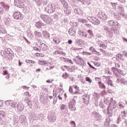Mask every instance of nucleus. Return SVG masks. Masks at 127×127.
Masks as SVG:
<instances>
[{
  "mask_svg": "<svg viewBox=\"0 0 127 127\" xmlns=\"http://www.w3.org/2000/svg\"><path fill=\"white\" fill-rule=\"evenodd\" d=\"M106 34L107 35L109 36L111 38L113 37V31L112 30V29L110 31H108L106 32Z\"/></svg>",
  "mask_w": 127,
  "mask_h": 127,
  "instance_id": "34",
  "label": "nucleus"
},
{
  "mask_svg": "<svg viewBox=\"0 0 127 127\" xmlns=\"http://www.w3.org/2000/svg\"><path fill=\"white\" fill-rule=\"evenodd\" d=\"M87 32L88 34L90 35L89 38H93V37H94V34L93 33V31L91 30H88L87 31Z\"/></svg>",
  "mask_w": 127,
  "mask_h": 127,
  "instance_id": "33",
  "label": "nucleus"
},
{
  "mask_svg": "<svg viewBox=\"0 0 127 127\" xmlns=\"http://www.w3.org/2000/svg\"><path fill=\"white\" fill-rule=\"evenodd\" d=\"M0 116H1L2 118H4L5 117V112L3 111H0Z\"/></svg>",
  "mask_w": 127,
  "mask_h": 127,
  "instance_id": "49",
  "label": "nucleus"
},
{
  "mask_svg": "<svg viewBox=\"0 0 127 127\" xmlns=\"http://www.w3.org/2000/svg\"><path fill=\"white\" fill-rule=\"evenodd\" d=\"M43 35L44 38H46L47 39H49V38H50V34H49L45 31H43Z\"/></svg>",
  "mask_w": 127,
  "mask_h": 127,
  "instance_id": "25",
  "label": "nucleus"
},
{
  "mask_svg": "<svg viewBox=\"0 0 127 127\" xmlns=\"http://www.w3.org/2000/svg\"><path fill=\"white\" fill-rule=\"evenodd\" d=\"M94 64L95 66H96V67H100V66L101 65V64H100V63L96 62H95L94 63Z\"/></svg>",
  "mask_w": 127,
  "mask_h": 127,
  "instance_id": "54",
  "label": "nucleus"
},
{
  "mask_svg": "<svg viewBox=\"0 0 127 127\" xmlns=\"http://www.w3.org/2000/svg\"><path fill=\"white\" fill-rule=\"evenodd\" d=\"M20 8H23L22 10L23 11H24L25 12H26V11H27V7L26 6H24L23 7H19Z\"/></svg>",
  "mask_w": 127,
  "mask_h": 127,
  "instance_id": "55",
  "label": "nucleus"
},
{
  "mask_svg": "<svg viewBox=\"0 0 127 127\" xmlns=\"http://www.w3.org/2000/svg\"><path fill=\"white\" fill-rule=\"evenodd\" d=\"M119 82H120L122 84H124V85H126V80L124 78H122Z\"/></svg>",
  "mask_w": 127,
  "mask_h": 127,
  "instance_id": "53",
  "label": "nucleus"
},
{
  "mask_svg": "<svg viewBox=\"0 0 127 127\" xmlns=\"http://www.w3.org/2000/svg\"><path fill=\"white\" fill-rule=\"evenodd\" d=\"M71 49L72 50L78 51V50H81V49H82V48L72 47V48H71Z\"/></svg>",
  "mask_w": 127,
  "mask_h": 127,
  "instance_id": "62",
  "label": "nucleus"
},
{
  "mask_svg": "<svg viewBox=\"0 0 127 127\" xmlns=\"http://www.w3.org/2000/svg\"><path fill=\"white\" fill-rule=\"evenodd\" d=\"M78 22H71L70 23V25H71V26H73L75 27H77V26H78Z\"/></svg>",
  "mask_w": 127,
  "mask_h": 127,
  "instance_id": "44",
  "label": "nucleus"
},
{
  "mask_svg": "<svg viewBox=\"0 0 127 127\" xmlns=\"http://www.w3.org/2000/svg\"><path fill=\"white\" fill-rule=\"evenodd\" d=\"M38 102L37 101H31V103H28V106L30 109H34V110H36L38 109V104H37Z\"/></svg>",
  "mask_w": 127,
  "mask_h": 127,
  "instance_id": "12",
  "label": "nucleus"
},
{
  "mask_svg": "<svg viewBox=\"0 0 127 127\" xmlns=\"http://www.w3.org/2000/svg\"><path fill=\"white\" fill-rule=\"evenodd\" d=\"M41 47L43 51H45L48 49V46H47V44H44V45L43 46H41Z\"/></svg>",
  "mask_w": 127,
  "mask_h": 127,
  "instance_id": "35",
  "label": "nucleus"
},
{
  "mask_svg": "<svg viewBox=\"0 0 127 127\" xmlns=\"http://www.w3.org/2000/svg\"><path fill=\"white\" fill-rule=\"evenodd\" d=\"M38 117H39V120H41V121H42V119L43 118H44V116L43 115V114L40 113Z\"/></svg>",
  "mask_w": 127,
  "mask_h": 127,
  "instance_id": "46",
  "label": "nucleus"
},
{
  "mask_svg": "<svg viewBox=\"0 0 127 127\" xmlns=\"http://www.w3.org/2000/svg\"><path fill=\"white\" fill-rule=\"evenodd\" d=\"M40 18L42 19L44 22H45L47 24H49V25H51L52 22H53V19L47 14H41Z\"/></svg>",
  "mask_w": 127,
  "mask_h": 127,
  "instance_id": "3",
  "label": "nucleus"
},
{
  "mask_svg": "<svg viewBox=\"0 0 127 127\" xmlns=\"http://www.w3.org/2000/svg\"><path fill=\"white\" fill-rule=\"evenodd\" d=\"M45 25V24H44V23H42V22L40 21H38L35 23L36 27L39 29L42 28V27H43V26H44Z\"/></svg>",
  "mask_w": 127,
  "mask_h": 127,
  "instance_id": "20",
  "label": "nucleus"
},
{
  "mask_svg": "<svg viewBox=\"0 0 127 127\" xmlns=\"http://www.w3.org/2000/svg\"><path fill=\"white\" fill-rule=\"evenodd\" d=\"M60 109H61V111H62L63 112H66V111L67 110V106H66V105H65L64 104H63L61 106Z\"/></svg>",
  "mask_w": 127,
  "mask_h": 127,
  "instance_id": "29",
  "label": "nucleus"
},
{
  "mask_svg": "<svg viewBox=\"0 0 127 127\" xmlns=\"http://www.w3.org/2000/svg\"><path fill=\"white\" fill-rule=\"evenodd\" d=\"M5 104L9 107H11L12 108H14L15 106H17V105L15 104V103L12 102L11 100L6 101L5 102Z\"/></svg>",
  "mask_w": 127,
  "mask_h": 127,
  "instance_id": "17",
  "label": "nucleus"
},
{
  "mask_svg": "<svg viewBox=\"0 0 127 127\" xmlns=\"http://www.w3.org/2000/svg\"><path fill=\"white\" fill-rule=\"evenodd\" d=\"M83 55H88L90 56V55H92V53L88 52H83Z\"/></svg>",
  "mask_w": 127,
  "mask_h": 127,
  "instance_id": "52",
  "label": "nucleus"
},
{
  "mask_svg": "<svg viewBox=\"0 0 127 127\" xmlns=\"http://www.w3.org/2000/svg\"><path fill=\"white\" fill-rule=\"evenodd\" d=\"M107 116L108 118L106 119L105 122L104 123V126L105 127H108V126H109L111 123V119L109 118L110 117L109 116V115H107Z\"/></svg>",
  "mask_w": 127,
  "mask_h": 127,
  "instance_id": "24",
  "label": "nucleus"
},
{
  "mask_svg": "<svg viewBox=\"0 0 127 127\" xmlns=\"http://www.w3.org/2000/svg\"><path fill=\"white\" fill-rule=\"evenodd\" d=\"M26 62L27 63H29L30 64H34V63H35L34 61L31 60H27Z\"/></svg>",
  "mask_w": 127,
  "mask_h": 127,
  "instance_id": "59",
  "label": "nucleus"
},
{
  "mask_svg": "<svg viewBox=\"0 0 127 127\" xmlns=\"http://www.w3.org/2000/svg\"><path fill=\"white\" fill-rule=\"evenodd\" d=\"M1 55L5 58V59L12 60V58H13V52L11 51L10 49H6L4 51H2L1 52Z\"/></svg>",
  "mask_w": 127,
  "mask_h": 127,
  "instance_id": "2",
  "label": "nucleus"
},
{
  "mask_svg": "<svg viewBox=\"0 0 127 127\" xmlns=\"http://www.w3.org/2000/svg\"><path fill=\"white\" fill-rule=\"evenodd\" d=\"M123 54L124 56H126V57H127V51H123Z\"/></svg>",
  "mask_w": 127,
  "mask_h": 127,
  "instance_id": "63",
  "label": "nucleus"
},
{
  "mask_svg": "<svg viewBox=\"0 0 127 127\" xmlns=\"http://www.w3.org/2000/svg\"><path fill=\"white\" fill-rule=\"evenodd\" d=\"M91 117H93V118H95L96 120L98 121H101L102 120V116L100 115V113L96 112V111H93L91 112Z\"/></svg>",
  "mask_w": 127,
  "mask_h": 127,
  "instance_id": "10",
  "label": "nucleus"
},
{
  "mask_svg": "<svg viewBox=\"0 0 127 127\" xmlns=\"http://www.w3.org/2000/svg\"><path fill=\"white\" fill-rule=\"evenodd\" d=\"M70 125H71L72 127H76V123L74 121H71L70 122Z\"/></svg>",
  "mask_w": 127,
  "mask_h": 127,
  "instance_id": "57",
  "label": "nucleus"
},
{
  "mask_svg": "<svg viewBox=\"0 0 127 127\" xmlns=\"http://www.w3.org/2000/svg\"><path fill=\"white\" fill-rule=\"evenodd\" d=\"M48 119L51 123H54L56 121V115L54 113H52L48 115Z\"/></svg>",
  "mask_w": 127,
  "mask_h": 127,
  "instance_id": "14",
  "label": "nucleus"
},
{
  "mask_svg": "<svg viewBox=\"0 0 127 127\" xmlns=\"http://www.w3.org/2000/svg\"><path fill=\"white\" fill-rule=\"evenodd\" d=\"M19 121L21 123H25L26 122V117L24 115H21L19 118Z\"/></svg>",
  "mask_w": 127,
  "mask_h": 127,
  "instance_id": "23",
  "label": "nucleus"
},
{
  "mask_svg": "<svg viewBox=\"0 0 127 127\" xmlns=\"http://www.w3.org/2000/svg\"><path fill=\"white\" fill-rule=\"evenodd\" d=\"M13 17L14 19H22L23 16L20 12H15L13 13Z\"/></svg>",
  "mask_w": 127,
  "mask_h": 127,
  "instance_id": "13",
  "label": "nucleus"
},
{
  "mask_svg": "<svg viewBox=\"0 0 127 127\" xmlns=\"http://www.w3.org/2000/svg\"><path fill=\"white\" fill-rule=\"evenodd\" d=\"M78 21L80 23H88V21L86 19L79 18L78 19Z\"/></svg>",
  "mask_w": 127,
  "mask_h": 127,
  "instance_id": "30",
  "label": "nucleus"
},
{
  "mask_svg": "<svg viewBox=\"0 0 127 127\" xmlns=\"http://www.w3.org/2000/svg\"><path fill=\"white\" fill-rule=\"evenodd\" d=\"M63 5L64 7L65 8V9H66L67 8H68V7H69V5H68V3H67V2L64 3Z\"/></svg>",
  "mask_w": 127,
  "mask_h": 127,
  "instance_id": "45",
  "label": "nucleus"
},
{
  "mask_svg": "<svg viewBox=\"0 0 127 127\" xmlns=\"http://www.w3.org/2000/svg\"><path fill=\"white\" fill-rule=\"evenodd\" d=\"M108 24L109 26H115L116 28L119 27V23L115 22V21L113 20L108 21Z\"/></svg>",
  "mask_w": 127,
  "mask_h": 127,
  "instance_id": "15",
  "label": "nucleus"
},
{
  "mask_svg": "<svg viewBox=\"0 0 127 127\" xmlns=\"http://www.w3.org/2000/svg\"><path fill=\"white\" fill-rule=\"evenodd\" d=\"M100 51L103 53V54H105V55L107 56L108 55V54H107V52H106V51L102 50L101 49H100Z\"/></svg>",
  "mask_w": 127,
  "mask_h": 127,
  "instance_id": "61",
  "label": "nucleus"
},
{
  "mask_svg": "<svg viewBox=\"0 0 127 127\" xmlns=\"http://www.w3.org/2000/svg\"><path fill=\"white\" fill-rule=\"evenodd\" d=\"M79 33L81 36H83V37H87L88 36V33L86 32H84V31L79 32Z\"/></svg>",
  "mask_w": 127,
  "mask_h": 127,
  "instance_id": "32",
  "label": "nucleus"
},
{
  "mask_svg": "<svg viewBox=\"0 0 127 127\" xmlns=\"http://www.w3.org/2000/svg\"><path fill=\"white\" fill-rule=\"evenodd\" d=\"M1 6H2V7L3 8H4L5 9H6V10H8L9 9V6H8L7 5L4 4L3 2H1Z\"/></svg>",
  "mask_w": 127,
  "mask_h": 127,
  "instance_id": "28",
  "label": "nucleus"
},
{
  "mask_svg": "<svg viewBox=\"0 0 127 127\" xmlns=\"http://www.w3.org/2000/svg\"><path fill=\"white\" fill-rule=\"evenodd\" d=\"M24 101H25V102H26V103H27V104H28H28H29V103L31 102V100H30V99H29L27 97H26L24 99Z\"/></svg>",
  "mask_w": 127,
  "mask_h": 127,
  "instance_id": "42",
  "label": "nucleus"
},
{
  "mask_svg": "<svg viewBox=\"0 0 127 127\" xmlns=\"http://www.w3.org/2000/svg\"><path fill=\"white\" fill-rule=\"evenodd\" d=\"M82 99L85 104H88L89 103V101H90V95L85 94L83 96Z\"/></svg>",
  "mask_w": 127,
  "mask_h": 127,
  "instance_id": "18",
  "label": "nucleus"
},
{
  "mask_svg": "<svg viewBox=\"0 0 127 127\" xmlns=\"http://www.w3.org/2000/svg\"><path fill=\"white\" fill-rule=\"evenodd\" d=\"M68 33L71 36H75L76 35V31L72 28L69 29Z\"/></svg>",
  "mask_w": 127,
  "mask_h": 127,
  "instance_id": "22",
  "label": "nucleus"
},
{
  "mask_svg": "<svg viewBox=\"0 0 127 127\" xmlns=\"http://www.w3.org/2000/svg\"><path fill=\"white\" fill-rule=\"evenodd\" d=\"M28 118L29 120H31L32 121H37V120H39L38 115L33 111L30 112L28 113Z\"/></svg>",
  "mask_w": 127,
  "mask_h": 127,
  "instance_id": "7",
  "label": "nucleus"
},
{
  "mask_svg": "<svg viewBox=\"0 0 127 127\" xmlns=\"http://www.w3.org/2000/svg\"><path fill=\"white\" fill-rule=\"evenodd\" d=\"M38 64H39V65L46 66V65H47V63L45 62L44 61H39L38 62Z\"/></svg>",
  "mask_w": 127,
  "mask_h": 127,
  "instance_id": "36",
  "label": "nucleus"
},
{
  "mask_svg": "<svg viewBox=\"0 0 127 127\" xmlns=\"http://www.w3.org/2000/svg\"><path fill=\"white\" fill-rule=\"evenodd\" d=\"M60 59H64V62H68L69 59L66 58H63V57H61L60 58Z\"/></svg>",
  "mask_w": 127,
  "mask_h": 127,
  "instance_id": "58",
  "label": "nucleus"
},
{
  "mask_svg": "<svg viewBox=\"0 0 127 127\" xmlns=\"http://www.w3.org/2000/svg\"><path fill=\"white\" fill-rule=\"evenodd\" d=\"M95 81H96V82H98V83H100V82H102L101 79L100 77H95Z\"/></svg>",
  "mask_w": 127,
  "mask_h": 127,
  "instance_id": "56",
  "label": "nucleus"
},
{
  "mask_svg": "<svg viewBox=\"0 0 127 127\" xmlns=\"http://www.w3.org/2000/svg\"><path fill=\"white\" fill-rule=\"evenodd\" d=\"M73 61L77 64V65H80L81 66H85L86 65V62L83 59V58L77 56L73 59Z\"/></svg>",
  "mask_w": 127,
  "mask_h": 127,
  "instance_id": "5",
  "label": "nucleus"
},
{
  "mask_svg": "<svg viewBox=\"0 0 127 127\" xmlns=\"http://www.w3.org/2000/svg\"><path fill=\"white\" fill-rule=\"evenodd\" d=\"M111 4L113 8H115V9L117 10L119 4H118L117 3H111Z\"/></svg>",
  "mask_w": 127,
  "mask_h": 127,
  "instance_id": "38",
  "label": "nucleus"
},
{
  "mask_svg": "<svg viewBox=\"0 0 127 127\" xmlns=\"http://www.w3.org/2000/svg\"><path fill=\"white\" fill-rule=\"evenodd\" d=\"M4 11L3 8L1 6V3H0V14H1V15L3 14Z\"/></svg>",
  "mask_w": 127,
  "mask_h": 127,
  "instance_id": "39",
  "label": "nucleus"
},
{
  "mask_svg": "<svg viewBox=\"0 0 127 127\" xmlns=\"http://www.w3.org/2000/svg\"><path fill=\"white\" fill-rule=\"evenodd\" d=\"M97 16L102 21H105V20H107L108 19V16H107V14L104 12L100 11L98 12L97 14Z\"/></svg>",
  "mask_w": 127,
  "mask_h": 127,
  "instance_id": "9",
  "label": "nucleus"
},
{
  "mask_svg": "<svg viewBox=\"0 0 127 127\" xmlns=\"http://www.w3.org/2000/svg\"><path fill=\"white\" fill-rule=\"evenodd\" d=\"M85 80L86 82H88V83H92V79H90L89 77H86L85 78Z\"/></svg>",
  "mask_w": 127,
  "mask_h": 127,
  "instance_id": "51",
  "label": "nucleus"
},
{
  "mask_svg": "<svg viewBox=\"0 0 127 127\" xmlns=\"http://www.w3.org/2000/svg\"><path fill=\"white\" fill-rule=\"evenodd\" d=\"M48 3V1H47V0H43V4H44V5L47 4Z\"/></svg>",
  "mask_w": 127,
  "mask_h": 127,
  "instance_id": "64",
  "label": "nucleus"
},
{
  "mask_svg": "<svg viewBox=\"0 0 127 127\" xmlns=\"http://www.w3.org/2000/svg\"><path fill=\"white\" fill-rule=\"evenodd\" d=\"M74 11L76 14H83V11L79 8L74 9Z\"/></svg>",
  "mask_w": 127,
  "mask_h": 127,
  "instance_id": "27",
  "label": "nucleus"
},
{
  "mask_svg": "<svg viewBox=\"0 0 127 127\" xmlns=\"http://www.w3.org/2000/svg\"><path fill=\"white\" fill-rule=\"evenodd\" d=\"M104 103L106 105L110 104L108 107L107 115L108 117H112L114 115V112L117 111V107L116 101H114L113 98L108 97L104 99Z\"/></svg>",
  "mask_w": 127,
  "mask_h": 127,
  "instance_id": "1",
  "label": "nucleus"
},
{
  "mask_svg": "<svg viewBox=\"0 0 127 127\" xmlns=\"http://www.w3.org/2000/svg\"><path fill=\"white\" fill-rule=\"evenodd\" d=\"M99 88L101 89H106V85L104 83H102V81L98 82Z\"/></svg>",
  "mask_w": 127,
  "mask_h": 127,
  "instance_id": "31",
  "label": "nucleus"
},
{
  "mask_svg": "<svg viewBox=\"0 0 127 127\" xmlns=\"http://www.w3.org/2000/svg\"><path fill=\"white\" fill-rule=\"evenodd\" d=\"M87 19L88 21L94 24V25H99L100 24V20L98 18L93 16H88Z\"/></svg>",
  "mask_w": 127,
  "mask_h": 127,
  "instance_id": "6",
  "label": "nucleus"
},
{
  "mask_svg": "<svg viewBox=\"0 0 127 127\" xmlns=\"http://www.w3.org/2000/svg\"><path fill=\"white\" fill-rule=\"evenodd\" d=\"M116 10L119 11L120 12H122L121 13H124V12H125V7H124L122 5H118Z\"/></svg>",
  "mask_w": 127,
  "mask_h": 127,
  "instance_id": "21",
  "label": "nucleus"
},
{
  "mask_svg": "<svg viewBox=\"0 0 127 127\" xmlns=\"http://www.w3.org/2000/svg\"><path fill=\"white\" fill-rule=\"evenodd\" d=\"M24 0H14V5L17 7H23L24 3H23Z\"/></svg>",
  "mask_w": 127,
  "mask_h": 127,
  "instance_id": "11",
  "label": "nucleus"
},
{
  "mask_svg": "<svg viewBox=\"0 0 127 127\" xmlns=\"http://www.w3.org/2000/svg\"><path fill=\"white\" fill-rule=\"evenodd\" d=\"M56 9V4L55 3H50L45 7V11L47 13H53L55 12Z\"/></svg>",
  "mask_w": 127,
  "mask_h": 127,
  "instance_id": "4",
  "label": "nucleus"
},
{
  "mask_svg": "<svg viewBox=\"0 0 127 127\" xmlns=\"http://www.w3.org/2000/svg\"><path fill=\"white\" fill-rule=\"evenodd\" d=\"M116 56L117 60L120 59L121 61H125V58H124V56L122 54H118Z\"/></svg>",
  "mask_w": 127,
  "mask_h": 127,
  "instance_id": "26",
  "label": "nucleus"
},
{
  "mask_svg": "<svg viewBox=\"0 0 127 127\" xmlns=\"http://www.w3.org/2000/svg\"><path fill=\"white\" fill-rule=\"evenodd\" d=\"M69 14H71V10H69L67 8L65 10V15H69Z\"/></svg>",
  "mask_w": 127,
  "mask_h": 127,
  "instance_id": "48",
  "label": "nucleus"
},
{
  "mask_svg": "<svg viewBox=\"0 0 127 127\" xmlns=\"http://www.w3.org/2000/svg\"><path fill=\"white\" fill-rule=\"evenodd\" d=\"M121 116L123 120H125L126 117H127V114H126V111H123L121 112Z\"/></svg>",
  "mask_w": 127,
  "mask_h": 127,
  "instance_id": "40",
  "label": "nucleus"
},
{
  "mask_svg": "<svg viewBox=\"0 0 127 127\" xmlns=\"http://www.w3.org/2000/svg\"><path fill=\"white\" fill-rule=\"evenodd\" d=\"M36 2L38 6H42V2L41 0H37Z\"/></svg>",
  "mask_w": 127,
  "mask_h": 127,
  "instance_id": "43",
  "label": "nucleus"
},
{
  "mask_svg": "<svg viewBox=\"0 0 127 127\" xmlns=\"http://www.w3.org/2000/svg\"><path fill=\"white\" fill-rule=\"evenodd\" d=\"M6 33V31L5 30L1 27H0V34L1 35L0 38H3L4 37H5L6 35L5 34Z\"/></svg>",
  "mask_w": 127,
  "mask_h": 127,
  "instance_id": "19",
  "label": "nucleus"
},
{
  "mask_svg": "<svg viewBox=\"0 0 127 127\" xmlns=\"http://www.w3.org/2000/svg\"><path fill=\"white\" fill-rule=\"evenodd\" d=\"M107 83L108 84V85H109L110 86H111V87H113L114 86V85L113 84V82L111 80L109 79L107 81Z\"/></svg>",
  "mask_w": 127,
  "mask_h": 127,
  "instance_id": "50",
  "label": "nucleus"
},
{
  "mask_svg": "<svg viewBox=\"0 0 127 127\" xmlns=\"http://www.w3.org/2000/svg\"><path fill=\"white\" fill-rule=\"evenodd\" d=\"M68 107L70 111H76V100L75 99H71L68 103Z\"/></svg>",
  "mask_w": 127,
  "mask_h": 127,
  "instance_id": "8",
  "label": "nucleus"
},
{
  "mask_svg": "<svg viewBox=\"0 0 127 127\" xmlns=\"http://www.w3.org/2000/svg\"><path fill=\"white\" fill-rule=\"evenodd\" d=\"M60 16V13H57L54 15V18L55 19H58L59 18Z\"/></svg>",
  "mask_w": 127,
  "mask_h": 127,
  "instance_id": "41",
  "label": "nucleus"
},
{
  "mask_svg": "<svg viewBox=\"0 0 127 127\" xmlns=\"http://www.w3.org/2000/svg\"><path fill=\"white\" fill-rule=\"evenodd\" d=\"M15 105H17V106H15V107H13L14 109H16L17 108V110L18 111H20V112H22L23 110H24V106H23L22 103H15Z\"/></svg>",
  "mask_w": 127,
  "mask_h": 127,
  "instance_id": "16",
  "label": "nucleus"
},
{
  "mask_svg": "<svg viewBox=\"0 0 127 127\" xmlns=\"http://www.w3.org/2000/svg\"><path fill=\"white\" fill-rule=\"evenodd\" d=\"M53 54H55V55H61V51H60V50H57L54 52V53H53Z\"/></svg>",
  "mask_w": 127,
  "mask_h": 127,
  "instance_id": "47",
  "label": "nucleus"
},
{
  "mask_svg": "<svg viewBox=\"0 0 127 127\" xmlns=\"http://www.w3.org/2000/svg\"><path fill=\"white\" fill-rule=\"evenodd\" d=\"M35 35L37 37H41L42 36V34H41V33L38 31H35Z\"/></svg>",
  "mask_w": 127,
  "mask_h": 127,
  "instance_id": "37",
  "label": "nucleus"
},
{
  "mask_svg": "<svg viewBox=\"0 0 127 127\" xmlns=\"http://www.w3.org/2000/svg\"><path fill=\"white\" fill-rule=\"evenodd\" d=\"M10 21V19H9V18L6 19L5 20V23H6V24H9Z\"/></svg>",
  "mask_w": 127,
  "mask_h": 127,
  "instance_id": "60",
  "label": "nucleus"
}]
</instances>
